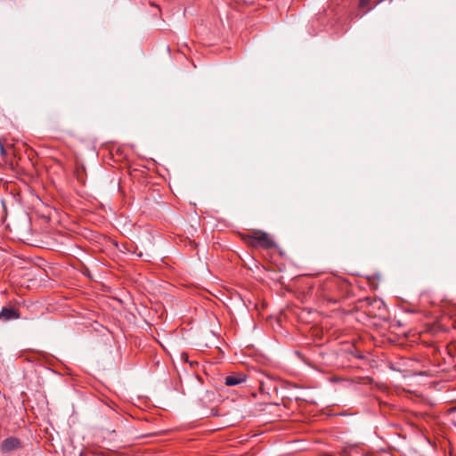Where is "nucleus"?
Here are the masks:
<instances>
[{
    "label": "nucleus",
    "instance_id": "nucleus-1",
    "mask_svg": "<svg viewBox=\"0 0 456 456\" xmlns=\"http://www.w3.org/2000/svg\"><path fill=\"white\" fill-rule=\"evenodd\" d=\"M242 240L251 248H260L270 249L276 247L272 238L261 230H256L248 233H240Z\"/></svg>",
    "mask_w": 456,
    "mask_h": 456
},
{
    "label": "nucleus",
    "instance_id": "nucleus-2",
    "mask_svg": "<svg viewBox=\"0 0 456 456\" xmlns=\"http://www.w3.org/2000/svg\"><path fill=\"white\" fill-rule=\"evenodd\" d=\"M338 288V280L336 278H329L325 280L320 286V296L329 302H337L338 297L336 290Z\"/></svg>",
    "mask_w": 456,
    "mask_h": 456
},
{
    "label": "nucleus",
    "instance_id": "nucleus-3",
    "mask_svg": "<svg viewBox=\"0 0 456 456\" xmlns=\"http://www.w3.org/2000/svg\"><path fill=\"white\" fill-rule=\"evenodd\" d=\"M20 446L21 443L18 438L14 436H10L2 442L1 450L4 452H9L18 450L19 448H20Z\"/></svg>",
    "mask_w": 456,
    "mask_h": 456
},
{
    "label": "nucleus",
    "instance_id": "nucleus-4",
    "mask_svg": "<svg viewBox=\"0 0 456 456\" xmlns=\"http://www.w3.org/2000/svg\"><path fill=\"white\" fill-rule=\"evenodd\" d=\"M20 318V313L13 307L4 306L0 310V320L4 322L16 320Z\"/></svg>",
    "mask_w": 456,
    "mask_h": 456
},
{
    "label": "nucleus",
    "instance_id": "nucleus-5",
    "mask_svg": "<svg viewBox=\"0 0 456 456\" xmlns=\"http://www.w3.org/2000/svg\"><path fill=\"white\" fill-rule=\"evenodd\" d=\"M247 379V376L241 372L228 375L224 379V384L228 387L238 386Z\"/></svg>",
    "mask_w": 456,
    "mask_h": 456
},
{
    "label": "nucleus",
    "instance_id": "nucleus-6",
    "mask_svg": "<svg viewBox=\"0 0 456 456\" xmlns=\"http://www.w3.org/2000/svg\"><path fill=\"white\" fill-rule=\"evenodd\" d=\"M370 1L371 0H360L359 7L364 8V7L368 6L370 4Z\"/></svg>",
    "mask_w": 456,
    "mask_h": 456
}]
</instances>
